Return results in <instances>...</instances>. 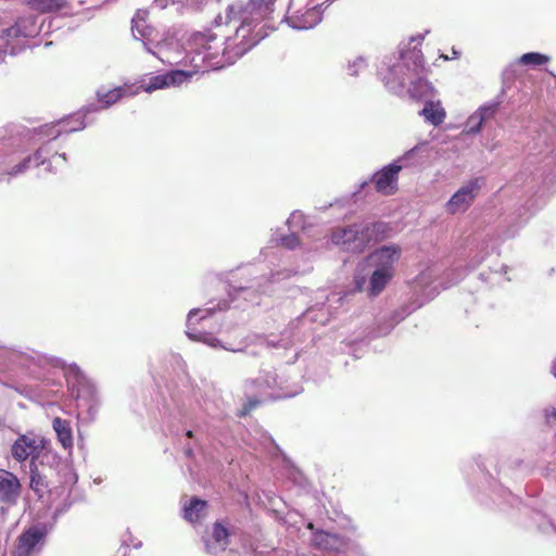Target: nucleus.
I'll return each mask as SVG.
<instances>
[{"instance_id":"nucleus-26","label":"nucleus","mask_w":556,"mask_h":556,"mask_svg":"<svg viewBox=\"0 0 556 556\" xmlns=\"http://www.w3.org/2000/svg\"><path fill=\"white\" fill-rule=\"evenodd\" d=\"M548 61L549 56L539 52L525 53L518 59V63L530 66H540L546 64Z\"/></svg>"},{"instance_id":"nucleus-22","label":"nucleus","mask_w":556,"mask_h":556,"mask_svg":"<svg viewBox=\"0 0 556 556\" xmlns=\"http://www.w3.org/2000/svg\"><path fill=\"white\" fill-rule=\"evenodd\" d=\"M289 229L292 231L290 236L283 235L280 238H274L273 241L281 243H293L295 240H300L294 237L293 230L295 229H305L306 216L301 211H294L291 213L290 217L287 220Z\"/></svg>"},{"instance_id":"nucleus-15","label":"nucleus","mask_w":556,"mask_h":556,"mask_svg":"<svg viewBox=\"0 0 556 556\" xmlns=\"http://www.w3.org/2000/svg\"><path fill=\"white\" fill-rule=\"evenodd\" d=\"M50 153H51V149L49 148V146L43 144L36 151L34 156H27L26 159H24L21 163H18L14 167H12L11 170L7 172L5 174L13 177V176H17V175L25 173L31 165H34V166L45 165L48 162L47 156Z\"/></svg>"},{"instance_id":"nucleus-33","label":"nucleus","mask_w":556,"mask_h":556,"mask_svg":"<svg viewBox=\"0 0 556 556\" xmlns=\"http://www.w3.org/2000/svg\"><path fill=\"white\" fill-rule=\"evenodd\" d=\"M187 0H170V4H184Z\"/></svg>"},{"instance_id":"nucleus-14","label":"nucleus","mask_w":556,"mask_h":556,"mask_svg":"<svg viewBox=\"0 0 556 556\" xmlns=\"http://www.w3.org/2000/svg\"><path fill=\"white\" fill-rule=\"evenodd\" d=\"M287 22L289 25L299 30L311 29L321 21V12L317 7L307 9L302 14L288 16Z\"/></svg>"},{"instance_id":"nucleus-2","label":"nucleus","mask_w":556,"mask_h":556,"mask_svg":"<svg viewBox=\"0 0 556 556\" xmlns=\"http://www.w3.org/2000/svg\"><path fill=\"white\" fill-rule=\"evenodd\" d=\"M11 455L18 463L30 459L29 488L42 497L49 489V477L53 470L50 466V459L54 458L50 451V441L35 432L20 434L11 446Z\"/></svg>"},{"instance_id":"nucleus-21","label":"nucleus","mask_w":556,"mask_h":556,"mask_svg":"<svg viewBox=\"0 0 556 556\" xmlns=\"http://www.w3.org/2000/svg\"><path fill=\"white\" fill-rule=\"evenodd\" d=\"M130 90L127 86H121L113 89L100 88L97 91V98L102 109H106L125 97Z\"/></svg>"},{"instance_id":"nucleus-13","label":"nucleus","mask_w":556,"mask_h":556,"mask_svg":"<svg viewBox=\"0 0 556 556\" xmlns=\"http://www.w3.org/2000/svg\"><path fill=\"white\" fill-rule=\"evenodd\" d=\"M497 106L498 103H490L480 106L468 117L465 131L469 135L478 134L483 123L495 114Z\"/></svg>"},{"instance_id":"nucleus-18","label":"nucleus","mask_w":556,"mask_h":556,"mask_svg":"<svg viewBox=\"0 0 556 556\" xmlns=\"http://www.w3.org/2000/svg\"><path fill=\"white\" fill-rule=\"evenodd\" d=\"M206 510V501L191 497L190 502L184 506V518L191 523H197L205 517Z\"/></svg>"},{"instance_id":"nucleus-35","label":"nucleus","mask_w":556,"mask_h":556,"mask_svg":"<svg viewBox=\"0 0 556 556\" xmlns=\"http://www.w3.org/2000/svg\"><path fill=\"white\" fill-rule=\"evenodd\" d=\"M186 454H187L188 456H192V450H191L190 447H188V448L186 450Z\"/></svg>"},{"instance_id":"nucleus-19","label":"nucleus","mask_w":556,"mask_h":556,"mask_svg":"<svg viewBox=\"0 0 556 556\" xmlns=\"http://www.w3.org/2000/svg\"><path fill=\"white\" fill-rule=\"evenodd\" d=\"M52 428L55 431L58 441L62 447L65 450H72L74 442L71 422L62 419L61 417H55L52 420Z\"/></svg>"},{"instance_id":"nucleus-30","label":"nucleus","mask_w":556,"mask_h":556,"mask_svg":"<svg viewBox=\"0 0 556 556\" xmlns=\"http://www.w3.org/2000/svg\"><path fill=\"white\" fill-rule=\"evenodd\" d=\"M205 549H206V552H207V553H210V554L215 553V551H214V545H213L210 541H206V542H205Z\"/></svg>"},{"instance_id":"nucleus-16","label":"nucleus","mask_w":556,"mask_h":556,"mask_svg":"<svg viewBox=\"0 0 556 556\" xmlns=\"http://www.w3.org/2000/svg\"><path fill=\"white\" fill-rule=\"evenodd\" d=\"M419 114L425 118L426 122L433 126L441 125L446 117L445 110L441 102L433 100H427Z\"/></svg>"},{"instance_id":"nucleus-6","label":"nucleus","mask_w":556,"mask_h":556,"mask_svg":"<svg viewBox=\"0 0 556 556\" xmlns=\"http://www.w3.org/2000/svg\"><path fill=\"white\" fill-rule=\"evenodd\" d=\"M421 144H417L392 164L386 166L380 172L376 173L372 177L376 189L378 192L390 195L397 189V174L403 167L417 165L418 162L414 160Z\"/></svg>"},{"instance_id":"nucleus-32","label":"nucleus","mask_w":556,"mask_h":556,"mask_svg":"<svg viewBox=\"0 0 556 556\" xmlns=\"http://www.w3.org/2000/svg\"><path fill=\"white\" fill-rule=\"evenodd\" d=\"M547 418H553L554 420H556V408H552L551 412L547 413Z\"/></svg>"},{"instance_id":"nucleus-34","label":"nucleus","mask_w":556,"mask_h":556,"mask_svg":"<svg viewBox=\"0 0 556 556\" xmlns=\"http://www.w3.org/2000/svg\"><path fill=\"white\" fill-rule=\"evenodd\" d=\"M186 437H187V438H193V431H192V430H188V431L186 432Z\"/></svg>"},{"instance_id":"nucleus-7","label":"nucleus","mask_w":556,"mask_h":556,"mask_svg":"<svg viewBox=\"0 0 556 556\" xmlns=\"http://www.w3.org/2000/svg\"><path fill=\"white\" fill-rule=\"evenodd\" d=\"M421 66V55L419 51H410L408 54L402 55V61L388 67L387 73L380 72L386 86L399 92L406 85V80L412 78L413 73Z\"/></svg>"},{"instance_id":"nucleus-8","label":"nucleus","mask_w":556,"mask_h":556,"mask_svg":"<svg viewBox=\"0 0 556 556\" xmlns=\"http://www.w3.org/2000/svg\"><path fill=\"white\" fill-rule=\"evenodd\" d=\"M482 185V178H472L465 182L446 202L445 211L452 215L466 212L476 200Z\"/></svg>"},{"instance_id":"nucleus-9","label":"nucleus","mask_w":556,"mask_h":556,"mask_svg":"<svg viewBox=\"0 0 556 556\" xmlns=\"http://www.w3.org/2000/svg\"><path fill=\"white\" fill-rule=\"evenodd\" d=\"M27 20H18L12 27L0 33V63L8 51L10 54H16L24 48V39L35 31L27 29Z\"/></svg>"},{"instance_id":"nucleus-23","label":"nucleus","mask_w":556,"mask_h":556,"mask_svg":"<svg viewBox=\"0 0 556 556\" xmlns=\"http://www.w3.org/2000/svg\"><path fill=\"white\" fill-rule=\"evenodd\" d=\"M212 539L222 551H225L230 543V531L225 523L215 521L212 525Z\"/></svg>"},{"instance_id":"nucleus-31","label":"nucleus","mask_w":556,"mask_h":556,"mask_svg":"<svg viewBox=\"0 0 556 556\" xmlns=\"http://www.w3.org/2000/svg\"><path fill=\"white\" fill-rule=\"evenodd\" d=\"M56 160H62L63 162H65V160H66L65 154L64 153L63 154H58V153L53 154L52 161L55 162Z\"/></svg>"},{"instance_id":"nucleus-29","label":"nucleus","mask_w":556,"mask_h":556,"mask_svg":"<svg viewBox=\"0 0 556 556\" xmlns=\"http://www.w3.org/2000/svg\"><path fill=\"white\" fill-rule=\"evenodd\" d=\"M170 4V0H154L153 7L159 8L161 10L167 8Z\"/></svg>"},{"instance_id":"nucleus-4","label":"nucleus","mask_w":556,"mask_h":556,"mask_svg":"<svg viewBox=\"0 0 556 556\" xmlns=\"http://www.w3.org/2000/svg\"><path fill=\"white\" fill-rule=\"evenodd\" d=\"M391 228L388 224L378 223H362L333 231L331 243H377L389 238Z\"/></svg>"},{"instance_id":"nucleus-5","label":"nucleus","mask_w":556,"mask_h":556,"mask_svg":"<svg viewBox=\"0 0 556 556\" xmlns=\"http://www.w3.org/2000/svg\"><path fill=\"white\" fill-rule=\"evenodd\" d=\"M276 0H248L244 7L230 5L227 9L226 21L230 23L232 15H240V25L247 26L251 29L250 37H257L258 41L265 37L260 31H254V28L265 20H267L274 12Z\"/></svg>"},{"instance_id":"nucleus-1","label":"nucleus","mask_w":556,"mask_h":556,"mask_svg":"<svg viewBox=\"0 0 556 556\" xmlns=\"http://www.w3.org/2000/svg\"><path fill=\"white\" fill-rule=\"evenodd\" d=\"M250 35L251 29L247 26H237L232 37L223 34L222 29L194 34L189 41L193 54L191 63L195 68L193 74L233 64L258 42L256 36Z\"/></svg>"},{"instance_id":"nucleus-12","label":"nucleus","mask_w":556,"mask_h":556,"mask_svg":"<svg viewBox=\"0 0 556 556\" xmlns=\"http://www.w3.org/2000/svg\"><path fill=\"white\" fill-rule=\"evenodd\" d=\"M46 530L39 527H30L18 538L17 552L20 556H29L35 547L43 541Z\"/></svg>"},{"instance_id":"nucleus-27","label":"nucleus","mask_w":556,"mask_h":556,"mask_svg":"<svg viewBox=\"0 0 556 556\" xmlns=\"http://www.w3.org/2000/svg\"><path fill=\"white\" fill-rule=\"evenodd\" d=\"M261 404V401L256 397H250L248 401L242 405V407L238 410L237 416L239 418L247 417L251 414L252 410L258 407Z\"/></svg>"},{"instance_id":"nucleus-20","label":"nucleus","mask_w":556,"mask_h":556,"mask_svg":"<svg viewBox=\"0 0 556 556\" xmlns=\"http://www.w3.org/2000/svg\"><path fill=\"white\" fill-rule=\"evenodd\" d=\"M407 91L412 98L427 101L432 100L434 96L433 86L424 78H417L415 80H410Z\"/></svg>"},{"instance_id":"nucleus-37","label":"nucleus","mask_w":556,"mask_h":556,"mask_svg":"<svg viewBox=\"0 0 556 556\" xmlns=\"http://www.w3.org/2000/svg\"><path fill=\"white\" fill-rule=\"evenodd\" d=\"M553 374H554V376L556 377V364H555V366L553 367Z\"/></svg>"},{"instance_id":"nucleus-3","label":"nucleus","mask_w":556,"mask_h":556,"mask_svg":"<svg viewBox=\"0 0 556 556\" xmlns=\"http://www.w3.org/2000/svg\"><path fill=\"white\" fill-rule=\"evenodd\" d=\"M400 252L395 245H382L366 258L367 267L372 268L368 286L370 296L379 295L393 278Z\"/></svg>"},{"instance_id":"nucleus-25","label":"nucleus","mask_w":556,"mask_h":556,"mask_svg":"<svg viewBox=\"0 0 556 556\" xmlns=\"http://www.w3.org/2000/svg\"><path fill=\"white\" fill-rule=\"evenodd\" d=\"M338 542V536L325 531H318L314 534V543L323 549H332Z\"/></svg>"},{"instance_id":"nucleus-24","label":"nucleus","mask_w":556,"mask_h":556,"mask_svg":"<svg viewBox=\"0 0 556 556\" xmlns=\"http://www.w3.org/2000/svg\"><path fill=\"white\" fill-rule=\"evenodd\" d=\"M68 123H72L73 125L66 128L64 126L65 122H60L56 125L48 127L50 131L49 135H51L53 138H58L62 132H72L76 130H80L85 128V124L79 119V117H73L68 121Z\"/></svg>"},{"instance_id":"nucleus-36","label":"nucleus","mask_w":556,"mask_h":556,"mask_svg":"<svg viewBox=\"0 0 556 556\" xmlns=\"http://www.w3.org/2000/svg\"><path fill=\"white\" fill-rule=\"evenodd\" d=\"M51 162H52V161H49V162H48V166H47V168H46L48 172H51V170H52V169H51V167H50Z\"/></svg>"},{"instance_id":"nucleus-17","label":"nucleus","mask_w":556,"mask_h":556,"mask_svg":"<svg viewBox=\"0 0 556 556\" xmlns=\"http://www.w3.org/2000/svg\"><path fill=\"white\" fill-rule=\"evenodd\" d=\"M132 23H134V25H132L134 37L136 39H141L143 42L144 49L149 53L156 55L160 60L163 61L162 56L159 55L156 52H154L149 46V41H151V37H152L154 30L144 24V20H143V17H141L139 12L137 13L136 18L132 20Z\"/></svg>"},{"instance_id":"nucleus-11","label":"nucleus","mask_w":556,"mask_h":556,"mask_svg":"<svg viewBox=\"0 0 556 556\" xmlns=\"http://www.w3.org/2000/svg\"><path fill=\"white\" fill-rule=\"evenodd\" d=\"M22 493L18 478L11 471L0 469V503L13 506Z\"/></svg>"},{"instance_id":"nucleus-10","label":"nucleus","mask_w":556,"mask_h":556,"mask_svg":"<svg viewBox=\"0 0 556 556\" xmlns=\"http://www.w3.org/2000/svg\"><path fill=\"white\" fill-rule=\"evenodd\" d=\"M193 72L188 71H173L166 74L152 76L149 81H142L140 87L146 92H153L159 89L180 86L182 83L189 80Z\"/></svg>"},{"instance_id":"nucleus-28","label":"nucleus","mask_w":556,"mask_h":556,"mask_svg":"<svg viewBox=\"0 0 556 556\" xmlns=\"http://www.w3.org/2000/svg\"><path fill=\"white\" fill-rule=\"evenodd\" d=\"M366 67V61L364 58H356L354 59L353 61H351L349 63V66H348V70H349V74L351 76H356L359 72H362L363 70H365Z\"/></svg>"},{"instance_id":"nucleus-38","label":"nucleus","mask_w":556,"mask_h":556,"mask_svg":"<svg viewBox=\"0 0 556 556\" xmlns=\"http://www.w3.org/2000/svg\"><path fill=\"white\" fill-rule=\"evenodd\" d=\"M138 89L139 88H137L135 91H131L130 94H136L138 92Z\"/></svg>"}]
</instances>
